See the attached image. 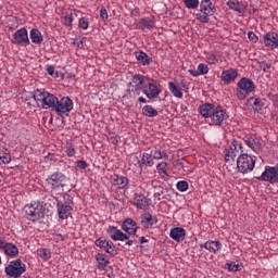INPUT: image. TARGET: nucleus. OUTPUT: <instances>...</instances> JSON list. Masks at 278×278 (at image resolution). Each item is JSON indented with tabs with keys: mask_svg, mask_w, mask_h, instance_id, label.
Wrapping results in <instances>:
<instances>
[{
	"mask_svg": "<svg viewBox=\"0 0 278 278\" xmlns=\"http://www.w3.org/2000/svg\"><path fill=\"white\" fill-rule=\"evenodd\" d=\"M113 186H117L119 189L127 188L129 185V179L125 176L114 174L112 178Z\"/></svg>",
	"mask_w": 278,
	"mask_h": 278,
	"instance_id": "obj_26",
	"label": "nucleus"
},
{
	"mask_svg": "<svg viewBox=\"0 0 278 278\" xmlns=\"http://www.w3.org/2000/svg\"><path fill=\"white\" fill-rule=\"evenodd\" d=\"M74 103L73 100L68 97H63L61 100L58 99L56 106L54 108V112L59 116H62V114H65V116H68V113L73 110Z\"/></svg>",
	"mask_w": 278,
	"mask_h": 278,
	"instance_id": "obj_12",
	"label": "nucleus"
},
{
	"mask_svg": "<svg viewBox=\"0 0 278 278\" xmlns=\"http://www.w3.org/2000/svg\"><path fill=\"white\" fill-rule=\"evenodd\" d=\"M27 270V266L21 258L11 261L9 265L4 268L7 277L21 278L23 274Z\"/></svg>",
	"mask_w": 278,
	"mask_h": 278,
	"instance_id": "obj_5",
	"label": "nucleus"
},
{
	"mask_svg": "<svg viewBox=\"0 0 278 278\" xmlns=\"http://www.w3.org/2000/svg\"><path fill=\"white\" fill-rule=\"evenodd\" d=\"M96 247L103 249L106 253H109V255H112L113 257H115V255H118V251L116 250L114 242L106 240L105 237H100L96 241Z\"/></svg>",
	"mask_w": 278,
	"mask_h": 278,
	"instance_id": "obj_14",
	"label": "nucleus"
},
{
	"mask_svg": "<svg viewBox=\"0 0 278 278\" xmlns=\"http://www.w3.org/2000/svg\"><path fill=\"white\" fill-rule=\"evenodd\" d=\"M12 156L9 153H0V166L1 164H10Z\"/></svg>",
	"mask_w": 278,
	"mask_h": 278,
	"instance_id": "obj_47",
	"label": "nucleus"
},
{
	"mask_svg": "<svg viewBox=\"0 0 278 278\" xmlns=\"http://www.w3.org/2000/svg\"><path fill=\"white\" fill-rule=\"evenodd\" d=\"M248 105H251L254 112L260 113L264 109V101H262L260 98L251 97L248 99Z\"/></svg>",
	"mask_w": 278,
	"mask_h": 278,
	"instance_id": "obj_28",
	"label": "nucleus"
},
{
	"mask_svg": "<svg viewBox=\"0 0 278 278\" xmlns=\"http://www.w3.org/2000/svg\"><path fill=\"white\" fill-rule=\"evenodd\" d=\"M257 179L258 181H268V184H278V164L276 166H265V170Z\"/></svg>",
	"mask_w": 278,
	"mask_h": 278,
	"instance_id": "obj_11",
	"label": "nucleus"
},
{
	"mask_svg": "<svg viewBox=\"0 0 278 278\" xmlns=\"http://www.w3.org/2000/svg\"><path fill=\"white\" fill-rule=\"evenodd\" d=\"M132 12H135V14H140V9L135 8V9L132 10Z\"/></svg>",
	"mask_w": 278,
	"mask_h": 278,
	"instance_id": "obj_62",
	"label": "nucleus"
},
{
	"mask_svg": "<svg viewBox=\"0 0 278 278\" xmlns=\"http://www.w3.org/2000/svg\"><path fill=\"white\" fill-rule=\"evenodd\" d=\"M255 162H257V156L251 155L249 153H241L237 159V169L242 175L253 173V168H255Z\"/></svg>",
	"mask_w": 278,
	"mask_h": 278,
	"instance_id": "obj_3",
	"label": "nucleus"
},
{
	"mask_svg": "<svg viewBox=\"0 0 278 278\" xmlns=\"http://www.w3.org/2000/svg\"><path fill=\"white\" fill-rule=\"evenodd\" d=\"M141 225L146 229H151L153 225H157V217H153L150 213H146L141 215Z\"/></svg>",
	"mask_w": 278,
	"mask_h": 278,
	"instance_id": "obj_24",
	"label": "nucleus"
},
{
	"mask_svg": "<svg viewBox=\"0 0 278 278\" xmlns=\"http://www.w3.org/2000/svg\"><path fill=\"white\" fill-rule=\"evenodd\" d=\"M96 260L98 262V268L100 270H105V268L108 267V264H110V258H108L105 254L98 253L96 255Z\"/></svg>",
	"mask_w": 278,
	"mask_h": 278,
	"instance_id": "obj_37",
	"label": "nucleus"
},
{
	"mask_svg": "<svg viewBox=\"0 0 278 278\" xmlns=\"http://www.w3.org/2000/svg\"><path fill=\"white\" fill-rule=\"evenodd\" d=\"M162 194H164V191H161V192H155L154 193V199H157V201H162Z\"/></svg>",
	"mask_w": 278,
	"mask_h": 278,
	"instance_id": "obj_58",
	"label": "nucleus"
},
{
	"mask_svg": "<svg viewBox=\"0 0 278 278\" xmlns=\"http://www.w3.org/2000/svg\"><path fill=\"white\" fill-rule=\"evenodd\" d=\"M4 254L8 257L14 258V257H18V247H16V244L9 242V244H7V247L4 248Z\"/></svg>",
	"mask_w": 278,
	"mask_h": 278,
	"instance_id": "obj_33",
	"label": "nucleus"
},
{
	"mask_svg": "<svg viewBox=\"0 0 278 278\" xmlns=\"http://www.w3.org/2000/svg\"><path fill=\"white\" fill-rule=\"evenodd\" d=\"M243 142L255 153L262 149V139L256 135H245L243 137Z\"/></svg>",
	"mask_w": 278,
	"mask_h": 278,
	"instance_id": "obj_15",
	"label": "nucleus"
},
{
	"mask_svg": "<svg viewBox=\"0 0 278 278\" xmlns=\"http://www.w3.org/2000/svg\"><path fill=\"white\" fill-rule=\"evenodd\" d=\"M122 229L123 231L128 233V236H136L138 231V224L136 223V220L127 218L123 222Z\"/></svg>",
	"mask_w": 278,
	"mask_h": 278,
	"instance_id": "obj_17",
	"label": "nucleus"
},
{
	"mask_svg": "<svg viewBox=\"0 0 278 278\" xmlns=\"http://www.w3.org/2000/svg\"><path fill=\"white\" fill-rule=\"evenodd\" d=\"M240 153H244V150H242V142L233 139L229 146V149L224 151L225 162H233V160H236Z\"/></svg>",
	"mask_w": 278,
	"mask_h": 278,
	"instance_id": "obj_9",
	"label": "nucleus"
},
{
	"mask_svg": "<svg viewBox=\"0 0 278 278\" xmlns=\"http://www.w3.org/2000/svg\"><path fill=\"white\" fill-rule=\"evenodd\" d=\"M55 201L59 218L61 220L68 219V216H71V212H73V206L75 205V203L73 202V197H71V194L68 193H65L63 195V200L55 198Z\"/></svg>",
	"mask_w": 278,
	"mask_h": 278,
	"instance_id": "obj_2",
	"label": "nucleus"
},
{
	"mask_svg": "<svg viewBox=\"0 0 278 278\" xmlns=\"http://www.w3.org/2000/svg\"><path fill=\"white\" fill-rule=\"evenodd\" d=\"M15 41L14 45H21L22 47H27L29 45V36L27 35V28H20L13 35Z\"/></svg>",
	"mask_w": 278,
	"mask_h": 278,
	"instance_id": "obj_16",
	"label": "nucleus"
},
{
	"mask_svg": "<svg viewBox=\"0 0 278 278\" xmlns=\"http://www.w3.org/2000/svg\"><path fill=\"white\" fill-rule=\"evenodd\" d=\"M238 88H241V90H245L251 94V92L255 90V83H253V80L250 78L243 77L239 80Z\"/></svg>",
	"mask_w": 278,
	"mask_h": 278,
	"instance_id": "obj_23",
	"label": "nucleus"
},
{
	"mask_svg": "<svg viewBox=\"0 0 278 278\" xmlns=\"http://www.w3.org/2000/svg\"><path fill=\"white\" fill-rule=\"evenodd\" d=\"M134 205H136L138 210H144L146 207H149V199L144 197V194H136Z\"/></svg>",
	"mask_w": 278,
	"mask_h": 278,
	"instance_id": "obj_27",
	"label": "nucleus"
},
{
	"mask_svg": "<svg viewBox=\"0 0 278 278\" xmlns=\"http://www.w3.org/2000/svg\"><path fill=\"white\" fill-rule=\"evenodd\" d=\"M83 46H84V41L80 40V41L78 42V47H83Z\"/></svg>",
	"mask_w": 278,
	"mask_h": 278,
	"instance_id": "obj_64",
	"label": "nucleus"
},
{
	"mask_svg": "<svg viewBox=\"0 0 278 278\" xmlns=\"http://www.w3.org/2000/svg\"><path fill=\"white\" fill-rule=\"evenodd\" d=\"M153 160H168V152L165 149L153 148L150 152Z\"/></svg>",
	"mask_w": 278,
	"mask_h": 278,
	"instance_id": "obj_29",
	"label": "nucleus"
},
{
	"mask_svg": "<svg viewBox=\"0 0 278 278\" xmlns=\"http://www.w3.org/2000/svg\"><path fill=\"white\" fill-rule=\"evenodd\" d=\"M100 18H102L103 21H108V18H110V16L108 15V9H105V7H102L100 9Z\"/></svg>",
	"mask_w": 278,
	"mask_h": 278,
	"instance_id": "obj_52",
	"label": "nucleus"
},
{
	"mask_svg": "<svg viewBox=\"0 0 278 278\" xmlns=\"http://www.w3.org/2000/svg\"><path fill=\"white\" fill-rule=\"evenodd\" d=\"M78 27L84 30L88 29V27H90V21L88 17H80L78 21Z\"/></svg>",
	"mask_w": 278,
	"mask_h": 278,
	"instance_id": "obj_46",
	"label": "nucleus"
},
{
	"mask_svg": "<svg viewBox=\"0 0 278 278\" xmlns=\"http://www.w3.org/2000/svg\"><path fill=\"white\" fill-rule=\"evenodd\" d=\"M169 236L172 240H175L176 242H184V240H186V229L181 227L172 228Z\"/></svg>",
	"mask_w": 278,
	"mask_h": 278,
	"instance_id": "obj_19",
	"label": "nucleus"
},
{
	"mask_svg": "<svg viewBox=\"0 0 278 278\" xmlns=\"http://www.w3.org/2000/svg\"><path fill=\"white\" fill-rule=\"evenodd\" d=\"M56 240H64V237L58 236Z\"/></svg>",
	"mask_w": 278,
	"mask_h": 278,
	"instance_id": "obj_63",
	"label": "nucleus"
},
{
	"mask_svg": "<svg viewBox=\"0 0 278 278\" xmlns=\"http://www.w3.org/2000/svg\"><path fill=\"white\" fill-rule=\"evenodd\" d=\"M66 175L62 172H55L47 177L46 186L50 188V190H60V188L66 186Z\"/></svg>",
	"mask_w": 278,
	"mask_h": 278,
	"instance_id": "obj_6",
	"label": "nucleus"
},
{
	"mask_svg": "<svg viewBox=\"0 0 278 278\" xmlns=\"http://www.w3.org/2000/svg\"><path fill=\"white\" fill-rule=\"evenodd\" d=\"M139 103H147V99L144 97L138 98Z\"/></svg>",
	"mask_w": 278,
	"mask_h": 278,
	"instance_id": "obj_61",
	"label": "nucleus"
},
{
	"mask_svg": "<svg viewBox=\"0 0 278 278\" xmlns=\"http://www.w3.org/2000/svg\"><path fill=\"white\" fill-rule=\"evenodd\" d=\"M138 27L144 31V29H153L155 27V22L151 17H142L138 22Z\"/></svg>",
	"mask_w": 278,
	"mask_h": 278,
	"instance_id": "obj_32",
	"label": "nucleus"
},
{
	"mask_svg": "<svg viewBox=\"0 0 278 278\" xmlns=\"http://www.w3.org/2000/svg\"><path fill=\"white\" fill-rule=\"evenodd\" d=\"M168 166V163L161 162L156 165V170L159 175H165V177H168V173L166 172V167Z\"/></svg>",
	"mask_w": 278,
	"mask_h": 278,
	"instance_id": "obj_42",
	"label": "nucleus"
},
{
	"mask_svg": "<svg viewBox=\"0 0 278 278\" xmlns=\"http://www.w3.org/2000/svg\"><path fill=\"white\" fill-rule=\"evenodd\" d=\"M110 142L112 144H118V142H121V137L119 136H111L110 137Z\"/></svg>",
	"mask_w": 278,
	"mask_h": 278,
	"instance_id": "obj_55",
	"label": "nucleus"
},
{
	"mask_svg": "<svg viewBox=\"0 0 278 278\" xmlns=\"http://www.w3.org/2000/svg\"><path fill=\"white\" fill-rule=\"evenodd\" d=\"M147 242H149V240H148L147 238L140 237V243H141V244H144V243H147Z\"/></svg>",
	"mask_w": 278,
	"mask_h": 278,
	"instance_id": "obj_60",
	"label": "nucleus"
},
{
	"mask_svg": "<svg viewBox=\"0 0 278 278\" xmlns=\"http://www.w3.org/2000/svg\"><path fill=\"white\" fill-rule=\"evenodd\" d=\"M258 66H260L261 71H264V73H270L273 63H270V61H261L258 63Z\"/></svg>",
	"mask_w": 278,
	"mask_h": 278,
	"instance_id": "obj_45",
	"label": "nucleus"
},
{
	"mask_svg": "<svg viewBox=\"0 0 278 278\" xmlns=\"http://www.w3.org/2000/svg\"><path fill=\"white\" fill-rule=\"evenodd\" d=\"M9 242H5L0 239V251H5V247H8Z\"/></svg>",
	"mask_w": 278,
	"mask_h": 278,
	"instance_id": "obj_57",
	"label": "nucleus"
},
{
	"mask_svg": "<svg viewBox=\"0 0 278 278\" xmlns=\"http://www.w3.org/2000/svg\"><path fill=\"white\" fill-rule=\"evenodd\" d=\"M132 89L131 91L135 92V94H140V90H142V85L144 84V76L140 74H136L132 76Z\"/></svg>",
	"mask_w": 278,
	"mask_h": 278,
	"instance_id": "obj_21",
	"label": "nucleus"
},
{
	"mask_svg": "<svg viewBox=\"0 0 278 278\" xmlns=\"http://www.w3.org/2000/svg\"><path fill=\"white\" fill-rule=\"evenodd\" d=\"M278 34L275 31H268L264 35V45L265 47H275V42H277Z\"/></svg>",
	"mask_w": 278,
	"mask_h": 278,
	"instance_id": "obj_31",
	"label": "nucleus"
},
{
	"mask_svg": "<svg viewBox=\"0 0 278 278\" xmlns=\"http://www.w3.org/2000/svg\"><path fill=\"white\" fill-rule=\"evenodd\" d=\"M168 90L176 97V99H182L184 92H181V89L175 85V83L169 81L168 83Z\"/></svg>",
	"mask_w": 278,
	"mask_h": 278,
	"instance_id": "obj_39",
	"label": "nucleus"
},
{
	"mask_svg": "<svg viewBox=\"0 0 278 278\" xmlns=\"http://www.w3.org/2000/svg\"><path fill=\"white\" fill-rule=\"evenodd\" d=\"M139 166H153L155 164V161H153V156L151 153H142L141 160L138 161Z\"/></svg>",
	"mask_w": 278,
	"mask_h": 278,
	"instance_id": "obj_35",
	"label": "nucleus"
},
{
	"mask_svg": "<svg viewBox=\"0 0 278 278\" xmlns=\"http://www.w3.org/2000/svg\"><path fill=\"white\" fill-rule=\"evenodd\" d=\"M215 110L216 105L210 103L201 104L199 106V113L201 114V116H203V118H212Z\"/></svg>",
	"mask_w": 278,
	"mask_h": 278,
	"instance_id": "obj_22",
	"label": "nucleus"
},
{
	"mask_svg": "<svg viewBox=\"0 0 278 278\" xmlns=\"http://www.w3.org/2000/svg\"><path fill=\"white\" fill-rule=\"evenodd\" d=\"M30 40L34 45H42L45 38L42 37V33H40L38 28H33L30 30Z\"/></svg>",
	"mask_w": 278,
	"mask_h": 278,
	"instance_id": "obj_36",
	"label": "nucleus"
},
{
	"mask_svg": "<svg viewBox=\"0 0 278 278\" xmlns=\"http://www.w3.org/2000/svg\"><path fill=\"white\" fill-rule=\"evenodd\" d=\"M106 233H110L111 240L114 242H125L126 240V245L132 247L134 245V240L129 239V236L125 232H123L118 227L116 226H109L106 229Z\"/></svg>",
	"mask_w": 278,
	"mask_h": 278,
	"instance_id": "obj_8",
	"label": "nucleus"
},
{
	"mask_svg": "<svg viewBox=\"0 0 278 278\" xmlns=\"http://www.w3.org/2000/svg\"><path fill=\"white\" fill-rule=\"evenodd\" d=\"M68 157H73L76 153L75 148L73 146H68L65 151Z\"/></svg>",
	"mask_w": 278,
	"mask_h": 278,
	"instance_id": "obj_53",
	"label": "nucleus"
},
{
	"mask_svg": "<svg viewBox=\"0 0 278 278\" xmlns=\"http://www.w3.org/2000/svg\"><path fill=\"white\" fill-rule=\"evenodd\" d=\"M222 81H225L226 84H232V81H236V77H238V71L233 68H229L222 72Z\"/></svg>",
	"mask_w": 278,
	"mask_h": 278,
	"instance_id": "obj_25",
	"label": "nucleus"
},
{
	"mask_svg": "<svg viewBox=\"0 0 278 278\" xmlns=\"http://www.w3.org/2000/svg\"><path fill=\"white\" fill-rule=\"evenodd\" d=\"M16 27H18V25H16V24L9 25V29H11V31H14V29H16Z\"/></svg>",
	"mask_w": 278,
	"mask_h": 278,
	"instance_id": "obj_59",
	"label": "nucleus"
},
{
	"mask_svg": "<svg viewBox=\"0 0 278 278\" xmlns=\"http://www.w3.org/2000/svg\"><path fill=\"white\" fill-rule=\"evenodd\" d=\"M64 25H65V27H72L73 26V15L66 14L64 16Z\"/></svg>",
	"mask_w": 278,
	"mask_h": 278,
	"instance_id": "obj_50",
	"label": "nucleus"
},
{
	"mask_svg": "<svg viewBox=\"0 0 278 278\" xmlns=\"http://www.w3.org/2000/svg\"><path fill=\"white\" fill-rule=\"evenodd\" d=\"M249 91H247V90H244V89H242V88H240V87H238L237 88V91H236V97H237V99H239L240 101H244V99L247 98V97H249Z\"/></svg>",
	"mask_w": 278,
	"mask_h": 278,
	"instance_id": "obj_44",
	"label": "nucleus"
},
{
	"mask_svg": "<svg viewBox=\"0 0 278 278\" xmlns=\"http://www.w3.org/2000/svg\"><path fill=\"white\" fill-rule=\"evenodd\" d=\"M206 62H207V64H217L218 58H216V54H208L206 56Z\"/></svg>",
	"mask_w": 278,
	"mask_h": 278,
	"instance_id": "obj_51",
	"label": "nucleus"
},
{
	"mask_svg": "<svg viewBox=\"0 0 278 278\" xmlns=\"http://www.w3.org/2000/svg\"><path fill=\"white\" fill-rule=\"evenodd\" d=\"M159 112L153 108V105H146L142 108V115L147 116L148 118H155Z\"/></svg>",
	"mask_w": 278,
	"mask_h": 278,
	"instance_id": "obj_38",
	"label": "nucleus"
},
{
	"mask_svg": "<svg viewBox=\"0 0 278 278\" xmlns=\"http://www.w3.org/2000/svg\"><path fill=\"white\" fill-rule=\"evenodd\" d=\"M37 255L41 257V260H45V262H47L48 260H51V251L47 249H39L37 251Z\"/></svg>",
	"mask_w": 278,
	"mask_h": 278,
	"instance_id": "obj_41",
	"label": "nucleus"
},
{
	"mask_svg": "<svg viewBox=\"0 0 278 278\" xmlns=\"http://www.w3.org/2000/svg\"><path fill=\"white\" fill-rule=\"evenodd\" d=\"M47 73H48V75L53 76V74L55 73V66L47 65Z\"/></svg>",
	"mask_w": 278,
	"mask_h": 278,
	"instance_id": "obj_56",
	"label": "nucleus"
},
{
	"mask_svg": "<svg viewBox=\"0 0 278 278\" xmlns=\"http://www.w3.org/2000/svg\"><path fill=\"white\" fill-rule=\"evenodd\" d=\"M135 58L139 64H142V66H149V64L153 62V59L142 50L135 51Z\"/></svg>",
	"mask_w": 278,
	"mask_h": 278,
	"instance_id": "obj_20",
	"label": "nucleus"
},
{
	"mask_svg": "<svg viewBox=\"0 0 278 278\" xmlns=\"http://www.w3.org/2000/svg\"><path fill=\"white\" fill-rule=\"evenodd\" d=\"M184 3L188 10H197L199 8V0H184Z\"/></svg>",
	"mask_w": 278,
	"mask_h": 278,
	"instance_id": "obj_43",
	"label": "nucleus"
},
{
	"mask_svg": "<svg viewBox=\"0 0 278 278\" xmlns=\"http://www.w3.org/2000/svg\"><path fill=\"white\" fill-rule=\"evenodd\" d=\"M216 14V5L212 3V0L201 1L200 12L195 14L197 21L199 23H210V16Z\"/></svg>",
	"mask_w": 278,
	"mask_h": 278,
	"instance_id": "obj_4",
	"label": "nucleus"
},
{
	"mask_svg": "<svg viewBox=\"0 0 278 278\" xmlns=\"http://www.w3.org/2000/svg\"><path fill=\"white\" fill-rule=\"evenodd\" d=\"M24 212L28 220H33V223H36V220L45 218V207L37 203L26 205L24 207Z\"/></svg>",
	"mask_w": 278,
	"mask_h": 278,
	"instance_id": "obj_7",
	"label": "nucleus"
},
{
	"mask_svg": "<svg viewBox=\"0 0 278 278\" xmlns=\"http://www.w3.org/2000/svg\"><path fill=\"white\" fill-rule=\"evenodd\" d=\"M248 38H249V40H251V42H257V40H260L257 35L253 31L248 33Z\"/></svg>",
	"mask_w": 278,
	"mask_h": 278,
	"instance_id": "obj_54",
	"label": "nucleus"
},
{
	"mask_svg": "<svg viewBox=\"0 0 278 278\" xmlns=\"http://www.w3.org/2000/svg\"><path fill=\"white\" fill-rule=\"evenodd\" d=\"M200 249H206V251H208L210 253H214L216 255V253H218V251L223 249V243H220V241L218 240H208L205 243H201Z\"/></svg>",
	"mask_w": 278,
	"mask_h": 278,
	"instance_id": "obj_18",
	"label": "nucleus"
},
{
	"mask_svg": "<svg viewBox=\"0 0 278 278\" xmlns=\"http://www.w3.org/2000/svg\"><path fill=\"white\" fill-rule=\"evenodd\" d=\"M227 118H229L227 111H225L223 106H216L215 111H213V115H211L210 125H215L216 127H223V125L227 123Z\"/></svg>",
	"mask_w": 278,
	"mask_h": 278,
	"instance_id": "obj_10",
	"label": "nucleus"
},
{
	"mask_svg": "<svg viewBox=\"0 0 278 278\" xmlns=\"http://www.w3.org/2000/svg\"><path fill=\"white\" fill-rule=\"evenodd\" d=\"M33 99L37 103H41L43 110H52V112H54L55 106L58 105V97L40 89H36L33 92Z\"/></svg>",
	"mask_w": 278,
	"mask_h": 278,
	"instance_id": "obj_1",
	"label": "nucleus"
},
{
	"mask_svg": "<svg viewBox=\"0 0 278 278\" xmlns=\"http://www.w3.org/2000/svg\"><path fill=\"white\" fill-rule=\"evenodd\" d=\"M142 92L146 94L147 99L153 100L157 99L160 94H162V89H160L155 80H152L144 85Z\"/></svg>",
	"mask_w": 278,
	"mask_h": 278,
	"instance_id": "obj_13",
	"label": "nucleus"
},
{
	"mask_svg": "<svg viewBox=\"0 0 278 278\" xmlns=\"http://www.w3.org/2000/svg\"><path fill=\"white\" fill-rule=\"evenodd\" d=\"M188 73L192 75V77H199L200 75H207L210 73V67H207V64L200 63L198 65V70H188Z\"/></svg>",
	"mask_w": 278,
	"mask_h": 278,
	"instance_id": "obj_30",
	"label": "nucleus"
},
{
	"mask_svg": "<svg viewBox=\"0 0 278 278\" xmlns=\"http://www.w3.org/2000/svg\"><path fill=\"white\" fill-rule=\"evenodd\" d=\"M227 7L229 10H233L235 12H238L239 14H244V4L238 0H229L227 2Z\"/></svg>",
	"mask_w": 278,
	"mask_h": 278,
	"instance_id": "obj_34",
	"label": "nucleus"
},
{
	"mask_svg": "<svg viewBox=\"0 0 278 278\" xmlns=\"http://www.w3.org/2000/svg\"><path fill=\"white\" fill-rule=\"evenodd\" d=\"M176 187H177V190H179V192H186L188 190L189 185H188V181L180 180L177 182Z\"/></svg>",
	"mask_w": 278,
	"mask_h": 278,
	"instance_id": "obj_48",
	"label": "nucleus"
},
{
	"mask_svg": "<svg viewBox=\"0 0 278 278\" xmlns=\"http://www.w3.org/2000/svg\"><path fill=\"white\" fill-rule=\"evenodd\" d=\"M76 168H78V170H86L88 168V163L84 160H79L76 162Z\"/></svg>",
	"mask_w": 278,
	"mask_h": 278,
	"instance_id": "obj_49",
	"label": "nucleus"
},
{
	"mask_svg": "<svg viewBox=\"0 0 278 278\" xmlns=\"http://www.w3.org/2000/svg\"><path fill=\"white\" fill-rule=\"evenodd\" d=\"M226 266L228 270L231 273H237L238 270H242V264L236 262H227Z\"/></svg>",
	"mask_w": 278,
	"mask_h": 278,
	"instance_id": "obj_40",
	"label": "nucleus"
}]
</instances>
